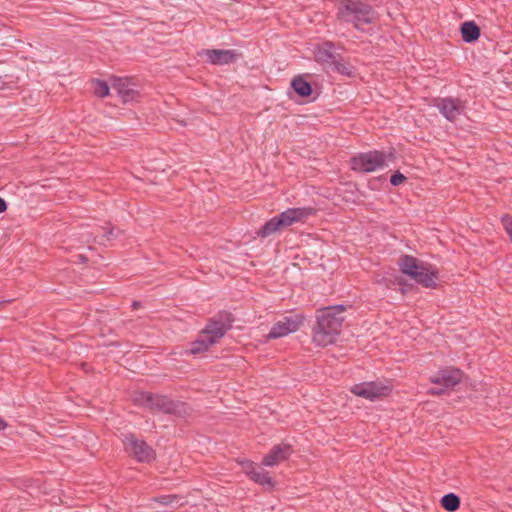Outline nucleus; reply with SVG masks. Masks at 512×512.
<instances>
[{
    "mask_svg": "<svg viewBox=\"0 0 512 512\" xmlns=\"http://www.w3.org/2000/svg\"><path fill=\"white\" fill-rule=\"evenodd\" d=\"M346 306L339 304L327 306L316 311V320L312 326V341L315 345L326 347L334 344L341 333Z\"/></svg>",
    "mask_w": 512,
    "mask_h": 512,
    "instance_id": "f257e3e1",
    "label": "nucleus"
},
{
    "mask_svg": "<svg viewBox=\"0 0 512 512\" xmlns=\"http://www.w3.org/2000/svg\"><path fill=\"white\" fill-rule=\"evenodd\" d=\"M135 400L139 405L148 409L153 414L163 413L187 420L194 412V409L188 403L174 400L164 394L141 391L138 393Z\"/></svg>",
    "mask_w": 512,
    "mask_h": 512,
    "instance_id": "f03ea898",
    "label": "nucleus"
},
{
    "mask_svg": "<svg viewBox=\"0 0 512 512\" xmlns=\"http://www.w3.org/2000/svg\"><path fill=\"white\" fill-rule=\"evenodd\" d=\"M337 18L347 23H353L356 29L359 24H371L373 22V7L362 0H339Z\"/></svg>",
    "mask_w": 512,
    "mask_h": 512,
    "instance_id": "7ed1b4c3",
    "label": "nucleus"
},
{
    "mask_svg": "<svg viewBox=\"0 0 512 512\" xmlns=\"http://www.w3.org/2000/svg\"><path fill=\"white\" fill-rule=\"evenodd\" d=\"M350 169L356 173H371L384 168L386 163L385 151L370 150L353 155L350 158Z\"/></svg>",
    "mask_w": 512,
    "mask_h": 512,
    "instance_id": "20e7f679",
    "label": "nucleus"
},
{
    "mask_svg": "<svg viewBox=\"0 0 512 512\" xmlns=\"http://www.w3.org/2000/svg\"><path fill=\"white\" fill-rule=\"evenodd\" d=\"M124 451L138 463H151L156 460V451L145 440L128 433L123 439Z\"/></svg>",
    "mask_w": 512,
    "mask_h": 512,
    "instance_id": "39448f33",
    "label": "nucleus"
},
{
    "mask_svg": "<svg viewBox=\"0 0 512 512\" xmlns=\"http://www.w3.org/2000/svg\"><path fill=\"white\" fill-rule=\"evenodd\" d=\"M234 316L229 311H219L213 317L208 319L206 326L201 330L207 335L209 343L217 344L219 340L232 328Z\"/></svg>",
    "mask_w": 512,
    "mask_h": 512,
    "instance_id": "423d86ee",
    "label": "nucleus"
},
{
    "mask_svg": "<svg viewBox=\"0 0 512 512\" xmlns=\"http://www.w3.org/2000/svg\"><path fill=\"white\" fill-rule=\"evenodd\" d=\"M393 387L391 384H384L381 381H369L355 384L351 387L350 391L354 395L375 401L380 398L389 396L392 393Z\"/></svg>",
    "mask_w": 512,
    "mask_h": 512,
    "instance_id": "0eeeda50",
    "label": "nucleus"
},
{
    "mask_svg": "<svg viewBox=\"0 0 512 512\" xmlns=\"http://www.w3.org/2000/svg\"><path fill=\"white\" fill-rule=\"evenodd\" d=\"M304 320L305 316L301 313L284 316L272 325L269 333L266 335V340L278 339L296 332L303 325Z\"/></svg>",
    "mask_w": 512,
    "mask_h": 512,
    "instance_id": "6e6552de",
    "label": "nucleus"
},
{
    "mask_svg": "<svg viewBox=\"0 0 512 512\" xmlns=\"http://www.w3.org/2000/svg\"><path fill=\"white\" fill-rule=\"evenodd\" d=\"M432 106L436 107L445 119L454 122L465 112L466 101L454 97H437L432 100Z\"/></svg>",
    "mask_w": 512,
    "mask_h": 512,
    "instance_id": "1a4fd4ad",
    "label": "nucleus"
},
{
    "mask_svg": "<svg viewBox=\"0 0 512 512\" xmlns=\"http://www.w3.org/2000/svg\"><path fill=\"white\" fill-rule=\"evenodd\" d=\"M336 48V44L329 40L315 44L313 47L314 60L324 69L329 70L341 55L336 52Z\"/></svg>",
    "mask_w": 512,
    "mask_h": 512,
    "instance_id": "9d476101",
    "label": "nucleus"
},
{
    "mask_svg": "<svg viewBox=\"0 0 512 512\" xmlns=\"http://www.w3.org/2000/svg\"><path fill=\"white\" fill-rule=\"evenodd\" d=\"M316 214V209L313 207H296L288 208L287 210L276 215L279 226L282 229L288 228L297 222H303L310 216Z\"/></svg>",
    "mask_w": 512,
    "mask_h": 512,
    "instance_id": "9b49d317",
    "label": "nucleus"
},
{
    "mask_svg": "<svg viewBox=\"0 0 512 512\" xmlns=\"http://www.w3.org/2000/svg\"><path fill=\"white\" fill-rule=\"evenodd\" d=\"M199 56H205L207 63L222 66L236 62L241 54L232 49H203Z\"/></svg>",
    "mask_w": 512,
    "mask_h": 512,
    "instance_id": "f8f14e48",
    "label": "nucleus"
},
{
    "mask_svg": "<svg viewBox=\"0 0 512 512\" xmlns=\"http://www.w3.org/2000/svg\"><path fill=\"white\" fill-rule=\"evenodd\" d=\"M464 373L456 367H445L438 370L430 377V382L445 388H454L461 383Z\"/></svg>",
    "mask_w": 512,
    "mask_h": 512,
    "instance_id": "ddd939ff",
    "label": "nucleus"
},
{
    "mask_svg": "<svg viewBox=\"0 0 512 512\" xmlns=\"http://www.w3.org/2000/svg\"><path fill=\"white\" fill-rule=\"evenodd\" d=\"M294 453L293 446L287 442L273 445L269 452L263 456L261 464L266 467H273L288 460Z\"/></svg>",
    "mask_w": 512,
    "mask_h": 512,
    "instance_id": "4468645a",
    "label": "nucleus"
},
{
    "mask_svg": "<svg viewBox=\"0 0 512 512\" xmlns=\"http://www.w3.org/2000/svg\"><path fill=\"white\" fill-rule=\"evenodd\" d=\"M110 83L124 103L137 101L140 97L139 91L131 87L127 77L111 76Z\"/></svg>",
    "mask_w": 512,
    "mask_h": 512,
    "instance_id": "2eb2a0df",
    "label": "nucleus"
},
{
    "mask_svg": "<svg viewBox=\"0 0 512 512\" xmlns=\"http://www.w3.org/2000/svg\"><path fill=\"white\" fill-rule=\"evenodd\" d=\"M425 270L417 271L416 275L412 280L424 288L434 289L438 285L439 271L435 265L425 263L423 265Z\"/></svg>",
    "mask_w": 512,
    "mask_h": 512,
    "instance_id": "dca6fc26",
    "label": "nucleus"
},
{
    "mask_svg": "<svg viewBox=\"0 0 512 512\" xmlns=\"http://www.w3.org/2000/svg\"><path fill=\"white\" fill-rule=\"evenodd\" d=\"M426 262L408 254H403L398 259L399 270L402 274L408 276L410 279H413L414 276H417L416 273L419 270H425L423 265Z\"/></svg>",
    "mask_w": 512,
    "mask_h": 512,
    "instance_id": "f3484780",
    "label": "nucleus"
},
{
    "mask_svg": "<svg viewBox=\"0 0 512 512\" xmlns=\"http://www.w3.org/2000/svg\"><path fill=\"white\" fill-rule=\"evenodd\" d=\"M290 89H292L295 94L302 98L307 99L308 101H314L316 97H312L314 89L312 84L306 80L304 75H296L291 79Z\"/></svg>",
    "mask_w": 512,
    "mask_h": 512,
    "instance_id": "a211bd4d",
    "label": "nucleus"
},
{
    "mask_svg": "<svg viewBox=\"0 0 512 512\" xmlns=\"http://www.w3.org/2000/svg\"><path fill=\"white\" fill-rule=\"evenodd\" d=\"M459 32L462 41L465 43H475L481 35V28L474 20H467L460 24Z\"/></svg>",
    "mask_w": 512,
    "mask_h": 512,
    "instance_id": "6ab92c4d",
    "label": "nucleus"
},
{
    "mask_svg": "<svg viewBox=\"0 0 512 512\" xmlns=\"http://www.w3.org/2000/svg\"><path fill=\"white\" fill-rule=\"evenodd\" d=\"M249 479L262 486L265 491H273L276 487V481L269 475V472L263 468L262 464H260L255 472H252Z\"/></svg>",
    "mask_w": 512,
    "mask_h": 512,
    "instance_id": "aec40b11",
    "label": "nucleus"
},
{
    "mask_svg": "<svg viewBox=\"0 0 512 512\" xmlns=\"http://www.w3.org/2000/svg\"><path fill=\"white\" fill-rule=\"evenodd\" d=\"M342 76L354 78L357 75V68L353 66L348 59H345L342 55L338 57L335 64L329 69Z\"/></svg>",
    "mask_w": 512,
    "mask_h": 512,
    "instance_id": "412c9836",
    "label": "nucleus"
},
{
    "mask_svg": "<svg viewBox=\"0 0 512 512\" xmlns=\"http://www.w3.org/2000/svg\"><path fill=\"white\" fill-rule=\"evenodd\" d=\"M209 340L210 338L200 331L198 337L190 343V348L186 353L197 355L208 351L210 347L215 345V343H209Z\"/></svg>",
    "mask_w": 512,
    "mask_h": 512,
    "instance_id": "4be33fe9",
    "label": "nucleus"
},
{
    "mask_svg": "<svg viewBox=\"0 0 512 512\" xmlns=\"http://www.w3.org/2000/svg\"><path fill=\"white\" fill-rule=\"evenodd\" d=\"M460 503V497L452 492L445 494L440 500L441 507L448 512H455L458 510Z\"/></svg>",
    "mask_w": 512,
    "mask_h": 512,
    "instance_id": "5701e85b",
    "label": "nucleus"
},
{
    "mask_svg": "<svg viewBox=\"0 0 512 512\" xmlns=\"http://www.w3.org/2000/svg\"><path fill=\"white\" fill-rule=\"evenodd\" d=\"M280 230H281V228L279 226L277 217L274 216L271 219H269L268 221H266L265 224L259 228V230L256 232V234L258 237L265 238V237H268Z\"/></svg>",
    "mask_w": 512,
    "mask_h": 512,
    "instance_id": "b1692460",
    "label": "nucleus"
},
{
    "mask_svg": "<svg viewBox=\"0 0 512 512\" xmlns=\"http://www.w3.org/2000/svg\"><path fill=\"white\" fill-rule=\"evenodd\" d=\"M182 497L177 494H168V495H161L151 498V501L154 503H158L161 506H177L179 500Z\"/></svg>",
    "mask_w": 512,
    "mask_h": 512,
    "instance_id": "393cba45",
    "label": "nucleus"
},
{
    "mask_svg": "<svg viewBox=\"0 0 512 512\" xmlns=\"http://www.w3.org/2000/svg\"><path fill=\"white\" fill-rule=\"evenodd\" d=\"M94 94L99 98H104L110 94V87L108 83L101 79L93 81Z\"/></svg>",
    "mask_w": 512,
    "mask_h": 512,
    "instance_id": "a878e982",
    "label": "nucleus"
},
{
    "mask_svg": "<svg viewBox=\"0 0 512 512\" xmlns=\"http://www.w3.org/2000/svg\"><path fill=\"white\" fill-rule=\"evenodd\" d=\"M387 289H396V286L405 284V279L402 276L390 275L383 277L380 281Z\"/></svg>",
    "mask_w": 512,
    "mask_h": 512,
    "instance_id": "bb28decb",
    "label": "nucleus"
},
{
    "mask_svg": "<svg viewBox=\"0 0 512 512\" xmlns=\"http://www.w3.org/2000/svg\"><path fill=\"white\" fill-rule=\"evenodd\" d=\"M238 463L241 466L242 471L248 476V478H250L252 472H255L260 466V464H257L249 459L238 460Z\"/></svg>",
    "mask_w": 512,
    "mask_h": 512,
    "instance_id": "cd10ccee",
    "label": "nucleus"
},
{
    "mask_svg": "<svg viewBox=\"0 0 512 512\" xmlns=\"http://www.w3.org/2000/svg\"><path fill=\"white\" fill-rule=\"evenodd\" d=\"M502 225L512 242V216L505 214L501 218Z\"/></svg>",
    "mask_w": 512,
    "mask_h": 512,
    "instance_id": "c85d7f7f",
    "label": "nucleus"
},
{
    "mask_svg": "<svg viewBox=\"0 0 512 512\" xmlns=\"http://www.w3.org/2000/svg\"><path fill=\"white\" fill-rule=\"evenodd\" d=\"M406 180H407L406 176L404 174H402L399 170L395 171L390 176V184L392 186H399V185L403 184Z\"/></svg>",
    "mask_w": 512,
    "mask_h": 512,
    "instance_id": "c756f323",
    "label": "nucleus"
},
{
    "mask_svg": "<svg viewBox=\"0 0 512 512\" xmlns=\"http://www.w3.org/2000/svg\"><path fill=\"white\" fill-rule=\"evenodd\" d=\"M447 389L448 388H445L442 386V388H430L428 390V394L430 395H433V396H440V395H443L447 392Z\"/></svg>",
    "mask_w": 512,
    "mask_h": 512,
    "instance_id": "7c9ffc66",
    "label": "nucleus"
},
{
    "mask_svg": "<svg viewBox=\"0 0 512 512\" xmlns=\"http://www.w3.org/2000/svg\"><path fill=\"white\" fill-rule=\"evenodd\" d=\"M412 287H413V285L408 283L407 280L405 279V284L398 285V290L400 291V293L402 295H406L407 292L412 289Z\"/></svg>",
    "mask_w": 512,
    "mask_h": 512,
    "instance_id": "2f4dec72",
    "label": "nucleus"
},
{
    "mask_svg": "<svg viewBox=\"0 0 512 512\" xmlns=\"http://www.w3.org/2000/svg\"><path fill=\"white\" fill-rule=\"evenodd\" d=\"M104 234H105L106 240L112 241L116 238V234L114 233L113 227H111L109 229H105Z\"/></svg>",
    "mask_w": 512,
    "mask_h": 512,
    "instance_id": "473e14b6",
    "label": "nucleus"
},
{
    "mask_svg": "<svg viewBox=\"0 0 512 512\" xmlns=\"http://www.w3.org/2000/svg\"><path fill=\"white\" fill-rule=\"evenodd\" d=\"M386 161H394L396 159V150L394 148H391L388 152H385Z\"/></svg>",
    "mask_w": 512,
    "mask_h": 512,
    "instance_id": "72a5a7b5",
    "label": "nucleus"
},
{
    "mask_svg": "<svg viewBox=\"0 0 512 512\" xmlns=\"http://www.w3.org/2000/svg\"><path fill=\"white\" fill-rule=\"evenodd\" d=\"M108 241L109 240H106L105 234L98 235L95 237V242H97L98 244H101V245H105L106 242H108Z\"/></svg>",
    "mask_w": 512,
    "mask_h": 512,
    "instance_id": "f704fd0d",
    "label": "nucleus"
},
{
    "mask_svg": "<svg viewBox=\"0 0 512 512\" xmlns=\"http://www.w3.org/2000/svg\"><path fill=\"white\" fill-rule=\"evenodd\" d=\"M382 180H385V176H384V175H381V176H380V177H378V178L371 179V180L369 181L368 186H369L371 189H373V190H374L375 188L373 187V183H376V182H378V181H382Z\"/></svg>",
    "mask_w": 512,
    "mask_h": 512,
    "instance_id": "c9c22d12",
    "label": "nucleus"
},
{
    "mask_svg": "<svg viewBox=\"0 0 512 512\" xmlns=\"http://www.w3.org/2000/svg\"><path fill=\"white\" fill-rule=\"evenodd\" d=\"M7 207V202L2 197H0V214L5 212L7 210Z\"/></svg>",
    "mask_w": 512,
    "mask_h": 512,
    "instance_id": "e433bc0d",
    "label": "nucleus"
},
{
    "mask_svg": "<svg viewBox=\"0 0 512 512\" xmlns=\"http://www.w3.org/2000/svg\"><path fill=\"white\" fill-rule=\"evenodd\" d=\"M7 427L6 421L0 417V430H4Z\"/></svg>",
    "mask_w": 512,
    "mask_h": 512,
    "instance_id": "4c0bfd02",
    "label": "nucleus"
},
{
    "mask_svg": "<svg viewBox=\"0 0 512 512\" xmlns=\"http://www.w3.org/2000/svg\"><path fill=\"white\" fill-rule=\"evenodd\" d=\"M131 307L133 309H138L139 307H141V302L140 301H133Z\"/></svg>",
    "mask_w": 512,
    "mask_h": 512,
    "instance_id": "58836bf2",
    "label": "nucleus"
},
{
    "mask_svg": "<svg viewBox=\"0 0 512 512\" xmlns=\"http://www.w3.org/2000/svg\"><path fill=\"white\" fill-rule=\"evenodd\" d=\"M5 85H6L5 81L0 76V90L4 89Z\"/></svg>",
    "mask_w": 512,
    "mask_h": 512,
    "instance_id": "ea45409f",
    "label": "nucleus"
},
{
    "mask_svg": "<svg viewBox=\"0 0 512 512\" xmlns=\"http://www.w3.org/2000/svg\"><path fill=\"white\" fill-rule=\"evenodd\" d=\"M79 259L81 262H86L88 258L85 255H79Z\"/></svg>",
    "mask_w": 512,
    "mask_h": 512,
    "instance_id": "a19ab883",
    "label": "nucleus"
},
{
    "mask_svg": "<svg viewBox=\"0 0 512 512\" xmlns=\"http://www.w3.org/2000/svg\"><path fill=\"white\" fill-rule=\"evenodd\" d=\"M158 512H167L166 510H163V511H158Z\"/></svg>",
    "mask_w": 512,
    "mask_h": 512,
    "instance_id": "79ce46f5",
    "label": "nucleus"
},
{
    "mask_svg": "<svg viewBox=\"0 0 512 512\" xmlns=\"http://www.w3.org/2000/svg\"><path fill=\"white\" fill-rule=\"evenodd\" d=\"M3 303H5V301H3ZM2 304V302L0 301V305Z\"/></svg>",
    "mask_w": 512,
    "mask_h": 512,
    "instance_id": "37998d69",
    "label": "nucleus"
}]
</instances>
